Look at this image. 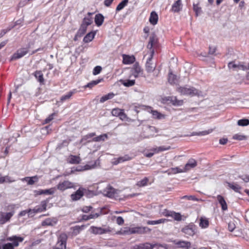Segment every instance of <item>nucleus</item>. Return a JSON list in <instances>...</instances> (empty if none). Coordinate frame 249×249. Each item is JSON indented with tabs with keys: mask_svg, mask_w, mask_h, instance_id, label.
Instances as JSON below:
<instances>
[{
	"mask_svg": "<svg viewBox=\"0 0 249 249\" xmlns=\"http://www.w3.org/2000/svg\"><path fill=\"white\" fill-rule=\"evenodd\" d=\"M177 90L178 93L182 95L191 96H202V92L201 91L198 90L194 87L188 86L178 87Z\"/></svg>",
	"mask_w": 249,
	"mask_h": 249,
	"instance_id": "f257e3e1",
	"label": "nucleus"
},
{
	"mask_svg": "<svg viewBox=\"0 0 249 249\" xmlns=\"http://www.w3.org/2000/svg\"><path fill=\"white\" fill-rule=\"evenodd\" d=\"M150 229L147 227H137L133 228L125 227L121 231L125 234L134 233L143 234L150 231Z\"/></svg>",
	"mask_w": 249,
	"mask_h": 249,
	"instance_id": "f03ea898",
	"label": "nucleus"
},
{
	"mask_svg": "<svg viewBox=\"0 0 249 249\" xmlns=\"http://www.w3.org/2000/svg\"><path fill=\"white\" fill-rule=\"evenodd\" d=\"M7 240L11 241L12 243H8L4 244L2 246V249H14L15 247H17L18 246L19 242L23 241V238L21 237L13 236L8 237Z\"/></svg>",
	"mask_w": 249,
	"mask_h": 249,
	"instance_id": "7ed1b4c3",
	"label": "nucleus"
},
{
	"mask_svg": "<svg viewBox=\"0 0 249 249\" xmlns=\"http://www.w3.org/2000/svg\"><path fill=\"white\" fill-rule=\"evenodd\" d=\"M91 192L85 188L80 187L74 194L71 195V198L74 201L80 199L83 196H88Z\"/></svg>",
	"mask_w": 249,
	"mask_h": 249,
	"instance_id": "20e7f679",
	"label": "nucleus"
},
{
	"mask_svg": "<svg viewBox=\"0 0 249 249\" xmlns=\"http://www.w3.org/2000/svg\"><path fill=\"white\" fill-rule=\"evenodd\" d=\"M154 54V50H152L150 52V55L147 59L145 64V70L147 72L151 73L153 72L156 68V64L152 62L153 56Z\"/></svg>",
	"mask_w": 249,
	"mask_h": 249,
	"instance_id": "39448f33",
	"label": "nucleus"
},
{
	"mask_svg": "<svg viewBox=\"0 0 249 249\" xmlns=\"http://www.w3.org/2000/svg\"><path fill=\"white\" fill-rule=\"evenodd\" d=\"M34 44L33 43H29L27 48H24L18 50L16 53H15L12 56L11 59L15 60L21 58L25 55L28 52L29 49Z\"/></svg>",
	"mask_w": 249,
	"mask_h": 249,
	"instance_id": "423d86ee",
	"label": "nucleus"
},
{
	"mask_svg": "<svg viewBox=\"0 0 249 249\" xmlns=\"http://www.w3.org/2000/svg\"><path fill=\"white\" fill-rule=\"evenodd\" d=\"M67 235L65 233H61L58 238L57 243L54 249H66Z\"/></svg>",
	"mask_w": 249,
	"mask_h": 249,
	"instance_id": "0eeeda50",
	"label": "nucleus"
},
{
	"mask_svg": "<svg viewBox=\"0 0 249 249\" xmlns=\"http://www.w3.org/2000/svg\"><path fill=\"white\" fill-rule=\"evenodd\" d=\"M196 227L193 224H190L185 226L181 229V231L184 233L187 237L193 236L196 232Z\"/></svg>",
	"mask_w": 249,
	"mask_h": 249,
	"instance_id": "6e6552de",
	"label": "nucleus"
},
{
	"mask_svg": "<svg viewBox=\"0 0 249 249\" xmlns=\"http://www.w3.org/2000/svg\"><path fill=\"white\" fill-rule=\"evenodd\" d=\"M14 213L15 212L14 211L8 213L0 212V225L4 224L9 221L11 218L14 214Z\"/></svg>",
	"mask_w": 249,
	"mask_h": 249,
	"instance_id": "1a4fd4ad",
	"label": "nucleus"
},
{
	"mask_svg": "<svg viewBox=\"0 0 249 249\" xmlns=\"http://www.w3.org/2000/svg\"><path fill=\"white\" fill-rule=\"evenodd\" d=\"M142 70L138 63H135L130 70V78L132 76L134 78L139 77L142 73Z\"/></svg>",
	"mask_w": 249,
	"mask_h": 249,
	"instance_id": "9d476101",
	"label": "nucleus"
},
{
	"mask_svg": "<svg viewBox=\"0 0 249 249\" xmlns=\"http://www.w3.org/2000/svg\"><path fill=\"white\" fill-rule=\"evenodd\" d=\"M89 231L91 233L94 234H103L110 232V230L109 228L91 226L90 228Z\"/></svg>",
	"mask_w": 249,
	"mask_h": 249,
	"instance_id": "9b49d317",
	"label": "nucleus"
},
{
	"mask_svg": "<svg viewBox=\"0 0 249 249\" xmlns=\"http://www.w3.org/2000/svg\"><path fill=\"white\" fill-rule=\"evenodd\" d=\"M118 190L115 189L110 186L107 187L103 191L105 196L109 197H113L117 194Z\"/></svg>",
	"mask_w": 249,
	"mask_h": 249,
	"instance_id": "f8f14e48",
	"label": "nucleus"
},
{
	"mask_svg": "<svg viewBox=\"0 0 249 249\" xmlns=\"http://www.w3.org/2000/svg\"><path fill=\"white\" fill-rule=\"evenodd\" d=\"M73 183L69 181H64L62 182L59 183L57 186V188L61 191H64L67 189L73 187Z\"/></svg>",
	"mask_w": 249,
	"mask_h": 249,
	"instance_id": "ddd939ff",
	"label": "nucleus"
},
{
	"mask_svg": "<svg viewBox=\"0 0 249 249\" xmlns=\"http://www.w3.org/2000/svg\"><path fill=\"white\" fill-rule=\"evenodd\" d=\"M196 165L197 161L193 159H190L185 164L184 167V171L186 172L189 171L191 169L195 168Z\"/></svg>",
	"mask_w": 249,
	"mask_h": 249,
	"instance_id": "4468645a",
	"label": "nucleus"
},
{
	"mask_svg": "<svg viewBox=\"0 0 249 249\" xmlns=\"http://www.w3.org/2000/svg\"><path fill=\"white\" fill-rule=\"evenodd\" d=\"M158 246L157 244H151L149 243L146 242L143 244H140L136 245L134 247V249H153L155 247Z\"/></svg>",
	"mask_w": 249,
	"mask_h": 249,
	"instance_id": "2eb2a0df",
	"label": "nucleus"
},
{
	"mask_svg": "<svg viewBox=\"0 0 249 249\" xmlns=\"http://www.w3.org/2000/svg\"><path fill=\"white\" fill-rule=\"evenodd\" d=\"M47 202L46 201H42L41 202L40 206H36L32 209L33 213L34 214L36 213L42 212L46 210Z\"/></svg>",
	"mask_w": 249,
	"mask_h": 249,
	"instance_id": "dca6fc26",
	"label": "nucleus"
},
{
	"mask_svg": "<svg viewBox=\"0 0 249 249\" xmlns=\"http://www.w3.org/2000/svg\"><path fill=\"white\" fill-rule=\"evenodd\" d=\"M158 39L155 35H151L149 37V40L147 45V48L150 50V52L153 49V47H155L157 43Z\"/></svg>",
	"mask_w": 249,
	"mask_h": 249,
	"instance_id": "f3484780",
	"label": "nucleus"
},
{
	"mask_svg": "<svg viewBox=\"0 0 249 249\" xmlns=\"http://www.w3.org/2000/svg\"><path fill=\"white\" fill-rule=\"evenodd\" d=\"M175 244L179 248H183L185 249H192L191 243L188 241H179L175 243ZM192 249H195L193 248Z\"/></svg>",
	"mask_w": 249,
	"mask_h": 249,
	"instance_id": "a211bd4d",
	"label": "nucleus"
},
{
	"mask_svg": "<svg viewBox=\"0 0 249 249\" xmlns=\"http://www.w3.org/2000/svg\"><path fill=\"white\" fill-rule=\"evenodd\" d=\"M55 191V188H51L49 189L46 190H39L35 191L36 194L37 195H53Z\"/></svg>",
	"mask_w": 249,
	"mask_h": 249,
	"instance_id": "6ab92c4d",
	"label": "nucleus"
},
{
	"mask_svg": "<svg viewBox=\"0 0 249 249\" xmlns=\"http://www.w3.org/2000/svg\"><path fill=\"white\" fill-rule=\"evenodd\" d=\"M123 63L126 65L132 64L135 61V58L133 55L123 54Z\"/></svg>",
	"mask_w": 249,
	"mask_h": 249,
	"instance_id": "aec40b11",
	"label": "nucleus"
},
{
	"mask_svg": "<svg viewBox=\"0 0 249 249\" xmlns=\"http://www.w3.org/2000/svg\"><path fill=\"white\" fill-rule=\"evenodd\" d=\"M57 219L55 218H47L42 222V225L44 226H53L56 224Z\"/></svg>",
	"mask_w": 249,
	"mask_h": 249,
	"instance_id": "412c9836",
	"label": "nucleus"
},
{
	"mask_svg": "<svg viewBox=\"0 0 249 249\" xmlns=\"http://www.w3.org/2000/svg\"><path fill=\"white\" fill-rule=\"evenodd\" d=\"M34 76L41 85L44 84V79L43 78V74L41 71H36L34 73Z\"/></svg>",
	"mask_w": 249,
	"mask_h": 249,
	"instance_id": "4be33fe9",
	"label": "nucleus"
},
{
	"mask_svg": "<svg viewBox=\"0 0 249 249\" xmlns=\"http://www.w3.org/2000/svg\"><path fill=\"white\" fill-rule=\"evenodd\" d=\"M149 20L150 23L153 25H155L157 23L158 16L156 12L152 11L151 13Z\"/></svg>",
	"mask_w": 249,
	"mask_h": 249,
	"instance_id": "5701e85b",
	"label": "nucleus"
},
{
	"mask_svg": "<svg viewBox=\"0 0 249 249\" xmlns=\"http://www.w3.org/2000/svg\"><path fill=\"white\" fill-rule=\"evenodd\" d=\"M104 20V17L101 14H98L95 15L94 21L96 25L100 26L102 25Z\"/></svg>",
	"mask_w": 249,
	"mask_h": 249,
	"instance_id": "b1692460",
	"label": "nucleus"
},
{
	"mask_svg": "<svg viewBox=\"0 0 249 249\" xmlns=\"http://www.w3.org/2000/svg\"><path fill=\"white\" fill-rule=\"evenodd\" d=\"M217 199L218 201L219 204L221 205L222 209L223 211L227 210L228 209V207L226 202L225 200L224 197L221 195H218L217 196Z\"/></svg>",
	"mask_w": 249,
	"mask_h": 249,
	"instance_id": "393cba45",
	"label": "nucleus"
},
{
	"mask_svg": "<svg viewBox=\"0 0 249 249\" xmlns=\"http://www.w3.org/2000/svg\"><path fill=\"white\" fill-rule=\"evenodd\" d=\"M76 92V89H73L67 93L65 95L62 96L60 98V102L61 103L69 100L71 96Z\"/></svg>",
	"mask_w": 249,
	"mask_h": 249,
	"instance_id": "a878e982",
	"label": "nucleus"
},
{
	"mask_svg": "<svg viewBox=\"0 0 249 249\" xmlns=\"http://www.w3.org/2000/svg\"><path fill=\"white\" fill-rule=\"evenodd\" d=\"M199 226L202 228H206L209 226V221L205 217H201L199 219Z\"/></svg>",
	"mask_w": 249,
	"mask_h": 249,
	"instance_id": "bb28decb",
	"label": "nucleus"
},
{
	"mask_svg": "<svg viewBox=\"0 0 249 249\" xmlns=\"http://www.w3.org/2000/svg\"><path fill=\"white\" fill-rule=\"evenodd\" d=\"M121 83L125 87H129L134 85L135 83V79H126L121 80L120 81Z\"/></svg>",
	"mask_w": 249,
	"mask_h": 249,
	"instance_id": "cd10ccee",
	"label": "nucleus"
},
{
	"mask_svg": "<svg viewBox=\"0 0 249 249\" xmlns=\"http://www.w3.org/2000/svg\"><path fill=\"white\" fill-rule=\"evenodd\" d=\"M92 15V13H88V16L84 18L83 19L82 24L86 25V26L90 25L92 23V18L91 17V15Z\"/></svg>",
	"mask_w": 249,
	"mask_h": 249,
	"instance_id": "c85d7f7f",
	"label": "nucleus"
},
{
	"mask_svg": "<svg viewBox=\"0 0 249 249\" xmlns=\"http://www.w3.org/2000/svg\"><path fill=\"white\" fill-rule=\"evenodd\" d=\"M181 0H178L172 5V10L174 12H178L181 9Z\"/></svg>",
	"mask_w": 249,
	"mask_h": 249,
	"instance_id": "c756f323",
	"label": "nucleus"
},
{
	"mask_svg": "<svg viewBox=\"0 0 249 249\" xmlns=\"http://www.w3.org/2000/svg\"><path fill=\"white\" fill-rule=\"evenodd\" d=\"M81 160L79 156L71 155L69 158V162L71 164H78Z\"/></svg>",
	"mask_w": 249,
	"mask_h": 249,
	"instance_id": "7c9ffc66",
	"label": "nucleus"
},
{
	"mask_svg": "<svg viewBox=\"0 0 249 249\" xmlns=\"http://www.w3.org/2000/svg\"><path fill=\"white\" fill-rule=\"evenodd\" d=\"M95 36V33L91 32L89 33L84 38L83 41L85 43H88L92 40Z\"/></svg>",
	"mask_w": 249,
	"mask_h": 249,
	"instance_id": "2f4dec72",
	"label": "nucleus"
},
{
	"mask_svg": "<svg viewBox=\"0 0 249 249\" xmlns=\"http://www.w3.org/2000/svg\"><path fill=\"white\" fill-rule=\"evenodd\" d=\"M228 186L233 190H234L235 192L239 193L240 190L241 189V187L236 183H231L230 182H227Z\"/></svg>",
	"mask_w": 249,
	"mask_h": 249,
	"instance_id": "473e14b6",
	"label": "nucleus"
},
{
	"mask_svg": "<svg viewBox=\"0 0 249 249\" xmlns=\"http://www.w3.org/2000/svg\"><path fill=\"white\" fill-rule=\"evenodd\" d=\"M108 139V136L107 134H104L98 136L97 137H94L92 139V141L93 142H101V141H105L106 140Z\"/></svg>",
	"mask_w": 249,
	"mask_h": 249,
	"instance_id": "72a5a7b5",
	"label": "nucleus"
},
{
	"mask_svg": "<svg viewBox=\"0 0 249 249\" xmlns=\"http://www.w3.org/2000/svg\"><path fill=\"white\" fill-rule=\"evenodd\" d=\"M131 159V158L128 155H125L123 157H119L117 159V160L115 161V164H117L119 163L123 162L125 161H128Z\"/></svg>",
	"mask_w": 249,
	"mask_h": 249,
	"instance_id": "f704fd0d",
	"label": "nucleus"
},
{
	"mask_svg": "<svg viewBox=\"0 0 249 249\" xmlns=\"http://www.w3.org/2000/svg\"><path fill=\"white\" fill-rule=\"evenodd\" d=\"M99 214L98 213H93V214H90L89 215H83L82 216V219L84 220H88L89 219H94V218H97L98 217H99Z\"/></svg>",
	"mask_w": 249,
	"mask_h": 249,
	"instance_id": "c9c22d12",
	"label": "nucleus"
},
{
	"mask_svg": "<svg viewBox=\"0 0 249 249\" xmlns=\"http://www.w3.org/2000/svg\"><path fill=\"white\" fill-rule=\"evenodd\" d=\"M114 94L112 93H108L100 98V102L102 103L109 99H112L114 97Z\"/></svg>",
	"mask_w": 249,
	"mask_h": 249,
	"instance_id": "e433bc0d",
	"label": "nucleus"
},
{
	"mask_svg": "<svg viewBox=\"0 0 249 249\" xmlns=\"http://www.w3.org/2000/svg\"><path fill=\"white\" fill-rule=\"evenodd\" d=\"M167 221L166 219H160L157 220H148L147 224L148 225H157L164 223L165 221Z\"/></svg>",
	"mask_w": 249,
	"mask_h": 249,
	"instance_id": "4c0bfd02",
	"label": "nucleus"
},
{
	"mask_svg": "<svg viewBox=\"0 0 249 249\" xmlns=\"http://www.w3.org/2000/svg\"><path fill=\"white\" fill-rule=\"evenodd\" d=\"M128 2V0H123L116 7V11H119L122 10L127 5Z\"/></svg>",
	"mask_w": 249,
	"mask_h": 249,
	"instance_id": "58836bf2",
	"label": "nucleus"
},
{
	"mask_svg": "<svg viewBox=\"0 0 249 249\" xmlns=\"http://www.w3.org/2000/svg\"><path fill=\"white\" fill-rule=\"evenodd\" d=\"M153 117L155 119H161L164 118V115L161 114L156 110H152L151 111Z\"/></svg>",
	"mask_w": 249,
	"mask_h": 249,
	"instance_id": "ea45409f",
	"label": "nucleus"
},
{
	"mask_svg": "<svg viewBox=\"0 0 249 249\" xmlns=\"http://www.w3.org/2000/svg\"><path fill=\"white\" fill-rule=\"evenodd\" d=\"M87 29V26H86V25L82 24L80 28L79 29L77 33V36H82L86 33Z\"/></svg>",
	"mask_w": 249,
	"mask_h": 249,
	"instance_id": "a19ab883",
	"label": "nucleus"
},
{
	"mask_svg": "<svg viewBox=\"0 0 249 249\" xmlns=\"http://www.w3.org/2000/svg\"><path fill=\"white\" fill-rule=\"evenodd\" d=\"M28 213L29 216H33L34 214L33 213L32 209H29L27 210L22 211L20 212L19 213V216H23L26 215V214Z\"/></svg>",
	"mask_w": 249,
	"mask_h": 249,
	"instance_id": "79ce46f5",
	"label": "nucleus"
},
{
	"mask_svg": "<svg viewBox=\"0 0 249 249\" xmlns=\"http://www.w3.org/2000/svg\"><path fill=\"white\" fill-rule=\"evenodd\" d=\"M168 81L171 84H175L177 82L176 75L172 74L171 72L169 73L168 76Z\"/></svg>",
	"mask_w": 249,
	"mask_h": 249,
	"instance_id": "37998d69",
	"label": "nucleus"
},
{
	"mask_svg": "<svg viewBox=\"0 0 249 249\" xmlns=\"http://www.w3.org/2000/svg\"><path fill=\"white\" fill-rule=\"evenodd\" d=\"M237 124L239 126H247L249 124V120L247 119L239 120L237 122Z\"/></svg>",
	"mask_w": 249,
	"mask_h": 249,
	"instance_id": "c03bdc74",
	"label": "nucleus"
},
{
	"mask_svg": "<svg viewBox=\"0 0 249 249\" xmlns=\"http://www.w3.org/2000/svg\"><path fill=\"white\" fill-rule=\"evenodd\" d=\"M212 129H209L208 130L200 131L199 132H194L193 133V135L204 136L210 134L212 132Z\"/></svg>",
	"mask_w": 249,
	"mask_h": 249,
	"instance_id": "a18cd8bd",
	"label": "nucleus"
},
{
	"mask_svg": "<svg viewBox=\"0 0 249 249\" xmlns=\"http://www.w3.org/2000/svg\"><path fill=\"white\" fill-rule=\"evenodd\" d=\"M28 179V185H33L35 182H37L38 180V178L37 176H35L32 177H29Z\"/></svg>",
	"mask_w": 249,
	"mask_h": 249,
	"instance_id": "49530a36",
	"label": "nucleus"
},
{
	"mask_svg": "<svg viewBox=\"0 0 249 249\" xmlns=\"http://www.w3.org/2000/svg\"><path fill=\"white\" fill-rule=\"evenodd\" d=\"M102 80L103 79H101L92 81L91 82L88 83L85 87L91 88L95 85H96L98 84H99Z\"/></svg>",
	"mask_w": 249,
	"mask_h": 249,
	"instance_id": "de8ad7c7",
	"label": "nucleus"
},
{
	"mask_svg": "<svg viewBox=\"0 0 249 249\" xmlns=\"http://www.w3.org/2000/svg\"><path fill=\"white\" fill-rule=\"evenodd\" d=\"M148 181V179L147 178H145L141 180L138 181L137 185L139 187H142L146 186Z\"/></svg>",
	"mask_w": 249,
	"mask_h": 249,
	"instance_id": "09e8293b",
	"label": "nucleus"
},
{
	"mask_svg": "<svg viewBox=\"0 0 249 249\" xmlns=\"http://www.w3.org/2000/svg\"><path fill=\"white\" fill-rule=\"evenodd\" d=\"M233 139L239 141L246 139V137L244 135L236 134L233 136Z\"/></svg>",
	"mask_w": 249,
	"mask_h": 249,
	"instance_id": "8fccbe9b",
	"label": "nucleus"
},
{
	"mask_svg": "<svg viewBox=\"0 0 249 249\" xmlns=\"http://www.w3.org/2000/svg\"><path fill=\"white\" fill-rule=\"evenodd\" d=\"M102 70V68L101 66H96L93 70V72H92L93 74L94 75L98 74L99 73H100L101 72Z\"/></svg>",
	"mask_w": 249,
	"mask_h": 249,
	"instance_id": "3c124183",
	"label": "nucleus"
},
{
	"mask_svg": "<svg viewBox=\"0 0 249 249\" xmlns=\"http://www.w3.org/2000/svg\"><path fill=\"white\" fill-rule=\"evenodd\" d=\"M172 217L177 221H180L181 220V215L179 213L174 212L173 213Z\"/></svg>",
	"mask_w": 249,
	"mask_h": 249,
	"instance_id": "603ef678",
	"label": "nucleus"
},
{
	"mask_svg": "<svg viewBox=\"0 0 249 249\" xmlns=\"http://www.w3.org/2000/svg\"><path fill=\"white\" fill-rule=\"evenodd\" d=\"M122 110L120 109L119 108H114L112 109L111 111V113L113 116H119V115L121 113V111Z\"/></svg>",
	"mask_w": 249,
	"mask_h": 249,
	"instance_id": "864d4df0",
	"label": "nucleus"
},
{
	"mask_svg": "<svg viewBox=\"0 0 249 249\" xmlns=\"http://www.w3.org/2000/svg\"><path fill=\"white\" fill-rule=\"evenodd\" d=\"M193 8L197 16H198L199 14L201 13V8L199 7L197 4H194Z\"/></svg>",
	"mask_w": 249,
	"mask_h": 249,
	"instance_id": "5fc2aeb1",
	"label": "nucleus"
},
{
	"mask_svg": "<svg viewBox=\"0 0 249 249\" xmlns=\"http://www.w3.org/2000/svg\"><path fill=\"white\" fill-rule=\"evenodd\" d=\"M181 199H187L188 200H191L194 201H197L198 199L194 196H184L181 197Z\"/></svg>",
	"mask_w": 249,
	"mask_h": 249,
	"instance_id": "6e6d98bb",
	"label": "nucleus"
},
{
	"mask_svg": "<svg viewBox=\"0 0 249 249\" xmlns=\"http://www.w3.org/2000/svg\"><path fill=\"white\" fill-rule=\"evenodd\" d=\"M249 69V66L248 65H244L243 64L238 63L237 66V70H248Z\"/></svg>",
	"mask_w": 249,
	"mask_h": 249,
	"instance_id": "4d7b16f0",
	"label": "nucleus"
},
{
	"mask_svg": "<svg viewBox=\"0 0 249 249\" xmlns=\"http://www.w3.org/2000/svg\"><path fill=\"white\" fill-rule=\"evenodd\" d=\"M158 150H159V152L166 151V150H168L171 149V147L170 146H160L158 147Z\"/></svg>",
	"mask_w": 249,
	"mask_h": 249,
	"instance_id": "13d9d810",
	"label": "nucleus"
},
{
	"mask_svg": "<svg viewBox=\"0 0 249 249\" xmlns=\"http://www.w3.org/2000/svg\"><path fill=\"white\" fill-rule=\"evenodd\" d=\"M96 135V134L94 132H93V133H90L88 134H87V135L85 136L82 139V141H83V140H88V139H89L90 138H92L93 137H94V136Z\"/></svg>",
	"mask_w": 249,
	"mask_h": 249,
	"instance_id": "bf43d9fd",
	"label": "nucleus"
},
{
	"mask_svg": "<svg viewBox=\"0 0 249 249\" xmlns=\"http://www.w3.org/2000/svg\"><path fill=\"white\" fill-rule=\"evenodd\" d=\"M235 228L234 223L232 222H230L228 224V229L230 231H232Z\"/></svg>",
	"mask_w": 249,
	"mask_h": 249,
	"instance_id": "052dcab7",
	"label": "nucleus"
},
{
	"mask_svg": "<svg viewBox=\"0 0 249 249\" xmlns=\"http://www.w3.org/2000/svg\"><path fill=\"white\" fill-rule=\"evenodd\" d=\"M238 64H235L234 62H231L228 64V67L230 69H234L237 70Z\"/></svg>",
	"mask_w": 249,
	"mask_h": 249,
	"instance_id": "680f3d73",
	"label": "nucleus"
},
{
	"mask_svg": "<svg viewBox=\"0 0 249 249\" xmlns=\"http://www.w3.org/2000/svg\"><path fill=\"white\" fill-rule=\"evenodd\" d=\"M116 223L119 225H122L124 223V220L122 217L118 216L116 219Z\"/></svg>",
	"mask_w": 249,
	"mask_h": 249,
	"instance_id": "e2e57ef3",
	"label": "nucleus"
},
{
	"mask_svg": "<svg viewBox=\"0 0 249 249\" xmlns=\"http://www.w3.org/2000/svg\"><path fill=\"white\" fill-rule=\"evenodd\" d=\"M14 181L15 180L12 179L11 177L8 176H4V182L11 183Z\"/></svg>",
	"mask_w": 249,
	"mask_h": 249,
	"instance_id": "0e129e2a",
	"label": "nucleus"
},
{
	"mask_svg": "<svg viewBox=\"0 0 249 249\" xmlns=\"http://www.w3.org/2000/svg\"><path fill=\"white\" fill-rule=\"evenodd\" d=\"M216 47L214 46H210L209 47V54H214L215 51H216Z\"/></svg>",
	"mask_w": 249,
	"mask_h": 249,
	"instance_id": "69168bd1",
	"label": "nucleus"
},
{
	"mask_svg": "<svg viewBox=\"0 0 249 249\" xmlns=\"http://www.w3.org/2000/svg\"><path fill=\"white\" fill-rule=\"evenodd\" d=\"M12 27H9L7 28V29H3L1 30L0 33V37L3 36L4 35H5L8 31H9Z\"/></svg>",
	"mask_w": 249,
	"mask_h": 249,
	"instance_id": "338daca9",
	"label": "nucleus"
},
{
	"mask_svg": "<svg viewBox=\"0 0 249 249\" xmlns=\"http://www.w3.org/2000/svg\"><path fill=\"white\" fill-rule=\"evenodd\" d=\"M172 170L174 173L185 172L184 171V168L181 169L178 167H176L172 168Z\"/></svg>",
	"mask_w": 249,
	"mask_h": 249,
	"instance_id": "774afa93",
	"label": "nucleus"
}]
</instances>
